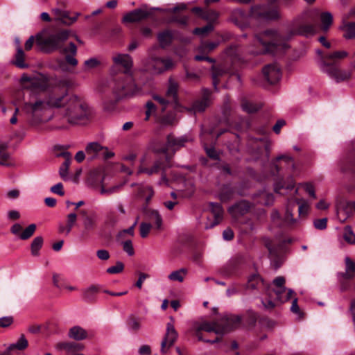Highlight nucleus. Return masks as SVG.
Wrapping results in <instances>:
<instances>
[{"mask_svg":"<svg viewBox=\"0 0 355 355\" xmlns=\"http://www.w3.org/2000/svg\"><path fill=\"white\" fill-rule=\"evenodd\" d=\"M69 34V31L61 30L49 34L46 37L37 35L36 36V43L44 53H50L59 51L60 53L66 54V62L69 64L75 67L78 64V60L75 58L77 53L76 44L70 42L68 47H64V44L68 40Z\"/></svg>","mask_w":355,"mask_h":355,"instance_id":"obj_1","label":"nucleus"},{"mask_svg":"<svg viewBox=\"0 0 355 355\" xmlns=\"http://www.w3.org/2000/svg\"><path fill=\"white\" fill-rule=\"evenodd\" d=\"M288 37H285L274 30H268L256 35L254 44L261 46L259 49H250L249 53L253 55L261 53H277L288 48L286 41Z\"/></svg>","mask_w":355,"mask_h":355,"instance_id":"obj_2","label":"nucleus"},{"mask_svg":"<svg viewBox=\"0 0 355 355\" xmlns=\"http://www.w3.org/2000/svg\"><path fill=\"white\" fill-rule=\"evenodd\" d=\"M92 114L87 104L76 96H71L67 101L64 117L72 125L85 123Z\"/></svg>","mask_w":355,"mask_h":355,"instance_id":"obj_3","label":"nucleus"},{"mask_svg":"<svg viewBox=\"0 0 355 355\" xmlns=\"http://www.w3.org/2000/svg\"><path fill=\"white\" fill-rule=\"evenodd\" d=\"M49 107L46 101L36 99L24 103V110L28 115L33 124H37L46 120L45 114Z\"/></svg>","mask_w":355,"mask_h":355,"instance_id":"obj_4","label":"nucleus"},{"mask_svg":"<svg viewBox=\"0 0 355 355\" xmlns=\"http://www.w3.org/2000/svg\"><path fill=\"white\" fill-rule=\"evenodd\" d=\"M53 92L50 94L46 99V103L51 107H61L64 105H67L69 101L67 96V89L65 83L62 80H59L57 86L54 87Z\"/></svg>","mask_w":355,"mask_h":355,"instance_id":"obj_5","label":"nucleus"},{"mask_svg":"<svg viewBox=\"0 0 355 355\" xmlns=\"http://www.w3.org/2000/svg\"><path fill=\"white\" fill-rule=\"evenodd\" d=\"M173 65L171 58L150 57L144 62V70L153 74H159L171 69Z\"/></svg>","mask_w":355,"mask_h":355,"instance_id":"obj_6","label":"nucleus"},{"mask_svg":"<svg viewBox=\"0 0 355 355\" xmlns=\"http://www.w3.org/2000/svg\"><path fill=\"white\" fill-rule=\"evenodd\" d=\"M271 172L273 175L279 174L284 169L288 173L294 174L296 166L293 158L288 155L278 156L271 164Z\"/></svg>","mask_w":355,"mask_h":355,"instance_id":"obj_7","label":"nucleus"},{"mask_svg":"<svg viewBox=\"0 0 355 355\" xmlns=\"http://www.w3.org/2000/svg\"><path fill=\"white\" fill-rule=\"evenodd\" d=\"M320 69L336 82L345 81L350 79L352 72L349 70H342L338 65L329 64L325 60L321 61Z\"/></svg>","mask_w":355,"mask_h":355,"instance_id":"obj_8","label":"nucleus"},{"mask_svg":"<svg viewBox=\"0 0 355 355\" xmlns=\"http://www.w3.org/2000/svg\"><path fill=\"white\" fill-rule=\"evenodd\" d=\"M31 80V89L38 91H46L49 89H53L57 86L59 80L49 77L43 73H38L33 76Z\"/></svg>","mask_w":355,"mask_h":355,"instance_id":"obj_9","label":"nucleus"},{"mask_svg":"<svg viewBox=\"0 0 355 355\" xmlns=\"http://www.w3.org/2000/svg\"><path fill=\"white\" fill-rule=\"evenodd\" d=\"M251 15L253 17L265 20H276L281 18V13L277 7L266 9L263 6L252 8Z\"/></svg>","mask_w":355,"mask_h":355,"instance_id":"obj_10","label":"nucleus"},{"mask_svg":"<svg viewBox=\"0 0 355 355\" xmlns=\"http://www.w3.org/2000/svg\"><path fill=\"white\" fill-rule=\"evenodd\" d=\"M178 83L172 78L168 80V87L166 92V98H164L158 95H153V98L157 101L161 105H164L163 110L165 109L166 105L170 103H177L178 101Z\"/></svg>","mask_w":355,"mask_h":355,"instance_id":"obj_11","label":"nucleus"},{"mask_svg":"<svg viewBox=\"0 0 355 355\" xmlns=\"http://www.w3.org/2000/svg\"><path fill=\"white\" fill-rule=\"evenodd\" d=\"M188 141L189 139L186 136L176 138L173 135H169L167 137V143L166 146L162 148H157L154 146L153 149L156 152L164 153H166L169 150H172L173 152H175L180 148L183 147L185 143Z\"/></svg>","mask_w":355,"mask_h":355,"instance_id":"obj_12","label":"nucleus"},{"mask_svg":"<svg viewBox=\"0 0 355 355\" xmlns=\"http://www.w3.org/2000/svg\"><path fill=\"white\" fill-rule=\"evenodd\" d=\"M178 334L172 322L167 323L166 331L164 338L161 343V352L163 354L166 353L167 349L174 345L178 339Z\"/></svg>","mask_w":355,"mask_h":355,"instance_id":"obj_13","label":"nucleus"},{"mask_svg":"<svg viewBox=\"0 0 355 355\" xmlns=\"http://www.w3.org/2000/svg\"><path fill=\"white\" fill-rule=\"evenodd\" d=\"M218 322L221 329V335H223L237 328L241 322V318L239 315H226Z\"/></svg>","mask_w":355,"mask_h":355,"instance_id":"obj_14","label":"nucleus"},{"mask_svg":"<svg viewBox=\"0 0 355 355\" xmlns=\"http://www.w3.org/2000/svg\"><path fill=\"white\" fill-rule=\"evenodd\" d=\"M263 74L270 84H275L282 77V72L277 64H270L263 67Z\"/></svg>","mask_w":355,"mask_h":355,"instance_id":"obj_15","label":"nucleus"},{"mask_svg":"<svg viewBox=\"0 0 355 355\" xmlns=\"http://www.w3.org/2000/svg\"><path fill=\"white\" fill-rule=\"evenodd\" d=\"M85 150L87 155H91L92 158L95 156H102L105 159H108L114 156V153L109 152L107 148L102 146L97 142L89 143Z\"/></svg>","mask_w":355,"mask_h":355,"instance_id":"obj_16","label":"nucleus"},{"mask_svg":"<svg viewBox=\"0 0 355 355\" xmlns=\"http://www.w3.org/2000/svg\"><path fill=\"white\" fill-rule=\"evenodd\" d=\"M252 204L247 200H241L228 209L230 214L235 219L244 216L249 212Z\"/></svg>","mask_w":355,"mask_h":355,"instance_id":"obj_17","label":"nucleus"},{"mask_svg":"<svg viewBox=\"0 0 355 355\" xmlns=\"http://www.w3.org/2000/svg\"><path fill=\"white\" fill-rule=\"evenodd\" d=\"M293 211V209L291 206L286 207L282 222L278 223L279 227L294 228L300 224V218H294Z\"/></svg>","mask_w":355,"mask_h":355,"instance_id":"obj_18","label":"nucleus"},{"mask_svg":"<svg viewBox=\"0 0 355 355\" xmlns=\"http://www.w3.org/2000/svg\"><path fill=\"white\" fill-rule=\"evenodd\" d=\"M112 60L116 65L124 69L125 73H129L133 65L132 59L128 54L116 53L113 55Z\"/></svg>","mask_w":355,"mask_h":355,"instance_id":"obj_19","label":"nucleus"},{"mask_svg":"<svg viewBox=\"0 0 355 355\" xmlns=\"http://www.w3.org/2000/svg\"><path fill=\"white\" fill-rule=\"evenodd\" d=\"M211 92L207 89H203L202 97L201 99L196 101L192 105V110L196 112H202L205 110V109L210 105L211 103Z\"/></svg>","mask_w":355,"mask_h":355,"instance_id":"obj_20","label":"nucleus"},{"mask_svg":"<svg viewBox=\"0 0 355 355\" xmlns=\"http://www.w3.org/2000/svg\"><path fill=\"white\" fill-rule=\"evenodd\" d=\"M212 71V80L213 85L216 90H218L217 85L219 83V80L221 76L226 73H230V69L224 64L213 65L211 67Z\"/></svg>","mask_w":355,"mask_h":355,"instance_id":"obj_21","label":"nucleus"},{"mask_svg":"<svg viewBox=\"0 0 355 355\" xmlns=\"http://www.w3.org/2000/svg\"><path fill=\"white\" fill-rule=\"evenodd\" d=\"M349 55V54L347 51L338 50L326 54L321 61L325 60L329 64H335L338 65V63L340 61L348 58Z\"/></svg>","mask_w":355,"mask_h":355,"instance_id":"obj_22","label":"nucleus"},{"mask_svg":"<svg viewBox=\"0 0 355 355\" xmlns=\"http://www.w3.org/2000/svg\"><path fill=\"white\" fill-rule=\"evenodd\" d=\"M247 288L254 290L263 288L265 291L270 287L269 285L261 277L259 274H252L249 276L247 283Z\"/></svg>","mask_w":355,"mask_h":355,"instance_id":"obj_23","label":"nucleus"},{"mask_svg":"<svg viewBox=\"0 0 355 355\" xmlns=\"http://www.w3.org/2000/svg\"><path fill=\"white\" fill-rule=\"evenodd\" d=\"M210 209L214 219L210 225L206 226L207 229L214 227L219 224L223 218L224 210L220 204L211 202Z\"/></svg>","mask_w":355,"mask_h":355,"instance_id":"obj_24","label":"nucleus"},{"mask_svg":"<svg viewBox=\"0 0 355 355\" xmlns=\"http://www.w3.org/2000/svg\"><path fill=\"white\" fill-rule=\"evenodd\" d=\"M150 13L144 9H136L124 15V22H137L147 18Z\"/></svg>","mask_w":355,"mask_h":355,"instance_id":"obj_25","label":"nucleus"},{"mask_svg":"<svg viewBox=\"0 0 355 355\" xmlns=\"http://www.w3.org/2000/svg\"><path fill=\"white\" fill-rule=\"evenodd\" d=\"M315 33V26L310 24H297V21L293 22V28L291 35H309Z\"/></svg>","mask_w":355,"mask_h":355,"instance_id":"obj_26","label":"nucleus"},{"mask_svg":"<svg viewBox=\"0 0 355 355\" xmlns=\"http://www.w3.org/2000/svg\"><path fill=\"white\" fill-rule=\"evenodd\" d=\"M56 349L58 350H65L69 353H76L83 350L85 345L75 342H61L56 345Z\"/></svg>","mask_w":355,"mask_h":355,"instance_id":"obj_27","label":"nucleus"},{"mask_svg":"<svg viewBox=\"0 0 355 355\" xmlns=\"http://www.w3.org/2000/svg\"><path fill=\"white\" fill-rule=\"evenodd\" d=\"M131 87L132 85L130 83H125L123 81L116 82L114 87V93L116 95V100L128 96L130 94Z\"/></svg>","mask_w":355,"mask_h":355,"instance_id":"obj_28","label":"nucleus"},{"mask_svg":"<svg viewBox=\"0 0 355 355\" xmlns=\"http://www.w3.org/2000/svg\"><path fill=\"white\" fill-rule=\"evenodd\" d=\"M273 293L277 302L284 303L292 298L294 291L292 289H275L271 290Z\"/></svg>","mask_w":355,"mask_h":355,"instance_id":"obj_29","label":"nucleus"},{"mask_svg":"<svg viewBox=\"0 0 355 355\" xmlns=\"http://www.w3.org/2000/svg\"><path fill=\"white\" fill-rule=\"evenodd\" d=\"M52 12L58 17L59 19L62 20V21L67 25L73 24L80 15L79 13H76V16L71 17L69 16V12L67 11L60 8H53L52 9Z\"/></svg>","mask_w":355,"mask_h":355,"instance_id":"obj_30","label":"nucleus"},{"mask_svg":"<svg viewBox=\"0 0 355 355\" xmlns=\"http://www.w3.org/2000/svg\"><path fill=\"white\" fill-rule=\"evenodd\" d=\"M70 338L75 340H83L88 338L87 331L80 326H74L71 327L68 333Z\"/></svg>","mask_w":355,"mask_h":355,"instance_id":"obj_31","label":"nucleus"},{"mask_svg":"<svg viewBox=\"0 0 355 355\" xmlns=\"http://www.w3.org/2000/svg\"><path fill=\"white\" fill-rule=\"evenodd\" d=\"M65 158L64 162L62 163L59 169V174L64 180H67L68 178V170L71 164V154L69 152H64L60 154Z\"/></svg>","mask_w":355,"mask_h":355,"instance_id":"obj_32","label":"nucleus"},{"mask_svg":"<svg viewBox=\"0 0 355 355\" xmlns=\"http://www.w3.org/2000/svg\"><path fill=\"white\" fill-rule=\"evenodd\" d=\"M100 291V286L98 285H91L83 291V299L89 302H93L96 300V296Z\"/></svg>","mask_w":355,"mask_h":355,"instance_id":"obj_33","label":"nucleus"},{"mask_svg":"<svg viewBox=\"0 0 355 355\" xmlns=\"http://www.w3.org/2000/svg\"><path fill=\"white\" fill-rule=\"evenodd\" d=\"M355 276V263L349 257L345 258V272L340 274L344 279L349 280Z\"/></svg>","mask_w":355,"mask_h":355,"instance_id":"obj_34","label":"nucleus"},{"mask_svg":"<svg viewBox=\"0 0 355 355\" xmlns=\"http://www.w3.org/2000/svg\"><path fill=\"white\" fill-rule=\"evenodd\" d=\"M200 330L206 332H214L217 335H221V329H220L219 322L215 321L214 322H205L200 325Z\"/></svg>","mask_w":355,"mask_h":355,"instance_id":"obj_35","label":"nucleus"},{"mask_svg":"<svg viewBox=\"0 0 355 355\" xmlns=\"http://www.w3.org/2000/svg\"><path fill=\"white\" fill-rule=\"evenodd\" d=\"M173 40V33L169 30H165L157 35V40L162 48L168 46Z\"/></svg>","mask_w":355,"mask_h":355,"instance_id":"obj_36","label":"nucleus"},{"mask_svg":"<svg viewBox=\"0 0 355 355\" xmlns=\"http://www.w3.org/2000/svg\"><path fill=\"white\" fill-rule=\"evenodd\" d=\"M10 155L7 150V146L4 144L0 145V165L9 166L12 165Z\"/></svg>","mask_w":355,"mask_h":355,"instance_id":"obj_37","label":"nucleus"},{"mask_svg":"<svg viewBox=\"0 0 355 355\" xmlns=\"http://www.w3.org/2000/svg\"><path fill=\"white\" fill-rule=\"evenodd\" d=\"M321 29L324 32L328 31L333 23V16L329 12H324L320 15Z\"/></svg>","mask_w":355,"mask_h":355,"instance_id":"obj_38","label":"nucleus"},{"mask_svg":"<svg viewBox=\"0 0 355 355\" xmlns=\"http://www.w3.org/2000/svg\"><path fill=\"white\" fill-rule=\"evenodd\" d=\"M28 343L24 335H21L17 341L15 343L10 344L8 347L12 352L15 349L19 351L24 350L27 348Z\"/></svg>","mask_w":355,"mask_h":355,"instance_id":"obj_39","label":"nucleus"},{"mask_svg":"<svg viewBox=\"0 0 355 355\" xmlns=\"http://www.w3.org/2000/svg\"><path fill=\"white\" fill-rule=\"evenodd\" d=\"M161 163L159 162H156L153 164V166L150 168H147L141 165L139 170L138 173H146L148 175H152L153 174L159 173V171L162 169Z\"/></svg>","mask_w":355,"mask_h":355,"instance_id":"obj_40","label":"nucleus"},{"mask_svg":"<svg viewBox=\"0 0 355 355\" xmlns=\"http://www.w3.org/2000/svg\"><path fill=\"white\" fill-rule=\"evenodd\" d=\"M225 54L232 62L241 60L240 49L236 45H232L228 47L225 50Z\"/></svg>","mask_w":355,"mask_h":355,"instance_id":"obj_41","label":"nucleus"},{"mask_svg":"<svg viewBox=\"0 0 355 355\" xmlns=\"http://www.w3.org/2000/svg\"><path fill=\"white\" fill-rule=\"evenodd\" d=\"M96 216L94 213L90 216H85L83 220L85 231L89 232L94 230L96 227Z\"/></svg>","mask_w":355,"mask_h":355,"instance_id":"obj_42","label":"nucleus"},{"mask_svg":"<svg viewBox=\"0 0 355 355\" xmlns=\"http://www.w3.org/2000/svg\"><path fill=\"white\" fill-rule=\"evenodd\" d=\"M266 293L267 295L268 296V300L264 301L263 300H261L262 304L264 306L266 309L271 310L275 307L277 305V301L275 300V297L272 293L270 288L266 291Z\"/></svg>","mask_w":355,"mask_h":355,"instance_id":"obj_43","label":"nucleus"},{"mask_svg":"<svg viewBox=\"0 0 355 355\" xmlns=\"http://www.w3.org/2000/svg\"><path fill=\"white\" fill-rule=\"evenodd\" d=\"M25 54L20 46L17 48V53L15 55V64L21 69H26L28 67V65L24 62Z\"/></svg>","mask_w":355,"mask_h":355,"instance_id":"obj_44","label":"nucleus"},{"mask_svg":"<svg viewBox=\"0 0 355 355\" xmlns=\"http://www.w3.org/2000/svg\"><path fill=\"white\" fill-rule=\"evenodd\" d=\"M187 274V270L186 268H181L178 270L173 271L169 275L168 279L171 281H177L182 282L184 279L185 276Z\"/></svg>","mask_w":355,"mask_h":355,"instance_id":"obj_45","label":"nucleus"},{"mask_svg":"<svg viewBox=\"0 0 355 355\" xmlns=\"http://www.w3.org/2000/svg\"><path fill=\"white\" fill-rule=\"evenodd\" d=\"M297 205H299L298 207V214L299 217H304L306 216L309 209H310V204L306 201L304 200L297 199L296 200Z\"/></svg>","mask_w":355,"mask_h":355,"instance_id":"obj_46","label":"nucleus"},{"mask_svg":"<svg viewBox=\"0 0 355 355\" xmlns=\"http://www.w3.org/2000/svg\"><path fill=\"white\" fill-rule=\"evenodd\" d=\"M43 238L42 236L35 237L31 243V254L33 256H37L39 254V250L42 247Z\"/></svg>","mask_w":355,"mask_h":355,"instance_id":"obj_47","label":"nucleus"},{"mask_svg":"<svg viewBox=\"0 0 355 355\" xmlns=\"http://www.w3.org/2000/svg\"><path fill=\"white\" fill-rule=\"evenodd\" d=\"M343 29L345 31L344 37L345 39H355V22L346 24Z\"/></svg>","mask_w":355,"mask_h":355,"instance_id":"obj_48","label":"nucleus"},{"mask_svg":"<svg viewBox=\"0 0 355 355\" xmlns=\"http://www.w3.org/2000/svg\"><path fill=\"white\" fill-rule=\"evenodd\" d=\"M119 221V216L116 211L110 210L105 216V223L109 225H115Z\"/></svg>","mask_w":355,"mask_h":355,"instance_id":"obj_49","label":"nucleus"},{"mask_svg":"<svg viewBox=\"0 0 355 355\" xmlns=\"http://www.w3.org/2000/svg\"><path fill=\"white\" fill-rule=\"evenodd\" d=\"M148 218L150 221L155 223L157 229H160L162 227V218L157 211H150L148 214Z\"/></svg>","mask_w":355,"mask_h":355,"instance_id":"obj_50","label":"nucleus"},{"mask_svg":"<svg viewBox=\"0 0 355 355\" xmlns=\"http://www.w3.org/2000/svg\"><path fill=\"white\" fill-rule=\"evenodd\" d=\"M343 238L349 244H355V234L350 226H346L345 227Z\"/></svg>","mask_w":355,"mask_h":355,"instance_id":"obj_51","label":"nucleus"},{"mask_svg":"<svg viewBox=\"0 0 355 355\" xmlns=\"http://www.w3.org/2000/svg\"><path fill=\"white\" fill-rule=\"evenodd\" d=\"M260 200H258L259 203L263 204L265 205H270L272 204L274 201V196L272 193L262 191L260 194Z\"/></svg>","mask_w":355,"mask_h":355,"instance_id":"obj_52","label":"nucleus"},{"mask_svg":"<svg viewBox=\"0 0 355 355\" xmlns=\"http://www.w3.org/2000/svg\"><path fill=\"white\" fill-rule=\"evenodd\" d=\"M36 230L35 224L29 225L22 232L19 234V238L21 240H26L31 237Z\"/></svg>","mask_w":355,"mask_h":355,"instance_id":"obj_53","label":"nucleus"},{"mask_svg":"<svg viewBox=\"0 0 355 355\" xmlns=\"http://www.w3.org/2000/svg\"><path fill=\"white\" fill-rule=\"evenodd\" d=\"M242 109L248 113H253L260 109V106L248 101H244L241 104Z\"/></svg>","mask_w":355,"mask_h":355,"instance_id":"obj_54","label":"nucleus"},{"mask_svg":"<svg viewBox=\"0 0 355 355\" xmlns=\"http://www.w3.org/2000/svg\"><path fill=\"white\" fill-rule=\"evenodd\" d=\"M77 220V214L76 213L69 214L67 216V232H71L73 225Z\"/></svg>","mask_w":355,"mask_h":355,"instance_id":"obj_55","label":"nucleus"},{"mask_svg":"<svg viewBox=\"0 0 355 355\" xmlns=\"http://www.w3.org/2000/svg\"><path fill=\"white\" fill-rule=\"evenodd\" d=\"M100 64L101 62L98 59L95 58H92L85 61L84 66L85 70H89L96 68L98 66L100 65Z\"/></svg>","mask_w":355,"mask_h":355,"instance_id":"obj_56","label":"nucleus"},{"mask_svg":"<svg viewBox=\"0 0 355 355\" xmlns=\"http://www.w3.org/2000/svg\"><path fill=\"white\" fill-rule=\"evenodd\" d=\"M124 269V265L121 261H117L116 265L109 267L107 269V272L110 274H117L122 272Z\"/></svg>","mask_w":355,"mask_h":355,"instance_id":"obj_57","label":"nucleus"},{"mask_svg":"<svg viewBox=\"0 0 355 355\" xmlns=\"http://www.w3.org/2000/svg\"><path fill=\"white\" fill-rule=\"evenodd\" d=\"M295 186V182L293 178H291L289 183L287 185L282 184L281 183H278L275 186V191L277 193H281L280 190L282 189H286L287 190H291L293 189Z\"/></svg>","mask_w":355,"mask_h":355,"instance_id":"obj_58","label":"nucleus"},{"mask_svg":"<svg viewBox=\"0 0 355 355\" xmlns=\"http://www.w3.org/2000/svg\"><path fill=\"white\" fill-rule=\"evenodd\" d=\"M202 330H200V327L199 326L196 329L195 335L198 338V340L203 341L205 343H211V344L218 343V342H219L220 340V338L218 337V336H217L214 340H205V339H203L202 336Z\"/></svg>","mask_w":355,"mask_h":355,"instance_id":"obj_59","label":"nucleus"},{"mask_svg":"<svg viewBox=\"0 0 355 355\" xmlns=\"http://www.w3.org/2000/svg\"><path fill=\"white\" fill-rule=\"evenodd\" d=\"M152 226L150 223H141L139 227L140 236L142 238L148 236Z\"/></svg>","mask_w":355,"mask_h":355,"instance_id":"obj_60","label":"nucleus"},{"mask_svg":"<svg viewBox=\"0 0 355 355\" xmlns=\"http://www.w3.org/2000/svg\"><path fill=\"white\" fill-rule=\"evenodd\" d=\"M213 29H214L213 25L209 24H207L205 26L202 27V28H196L193 31V33L196 35H203L211 31Z\"/></svg>","mask_w":355,"mask_h":355,"instance_id":"obj_61","label":"nucleus"},{"mask_svg":"<svg viewBox=\"0 0 355 355\" xmlns=\"http://www.w3.org/2000/svg\"><path fill=\"white\" fill-rule=\"evenodd\" d=\"M123 250L129 255L132 256L135 254L132 243L130 240L125 241L122 243Z\"/></svg>","mask_w":355,"mask_h":355,"instance_id":"obj_62","label":"nucleus"},{"mask_svg":"<svg viewBox=\"0 0 355 355\" xmlns=\"http://www.w3.org/2000/svg\"><path fill=\"white\" fill-rule=\"evenodd\" d=\"M327 218H323L320 219H316L313 221V225L315 228L318 230H324L327 227Z\"/></svg>","mask_w":355,"mask_h":355,"instance_id":"obj_63","label":"nucleus"},{"mask_svg":"<svg viewBox=\"0 0 355 355\" xmlns=\"http://www.w3.org/2000/svg\"><path fill=\"white\" fill-rule=\"evenodd\" d=\"M347 163H349V166L347 167H344L343 169L344 171H351L353 173L355 172V152H352V157L350 159H347L346 160Z\"/></svg>","mask_w":355,"mask_h":355,"instance_id":"obj_64","label":"nucleus"}]
</instances>
